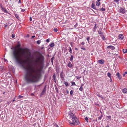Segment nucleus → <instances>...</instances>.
<instances>
[{
  "label": "nucleus",
  "instance_id": "f03ea898",
  "mask_svg": "<svg viewBox=\"0 0 127 127\" xmlns=\"http://www.w3.org/2000/svg\"><path fill=\"white\" fill-rule=\"evenodd\" d=\"M68 116L69 117V119L72 121L69 120L68 122L70 124L74 125H78L79 124L80 122L75 114L72 113H69Z\"/></svg>",
  "mask_w": 127,
  "mask_h": 127
},
{
  "label": "nucleus",
  "instance_id": "20e7f679",
  "mask_svg": "<svg viewBox=\"0 0 127 127\" xmlns=\"http://www.w3.org/2000/svg\"><path fill=\"white\" fill-rule=\"evenodd\" d=\"M0 7L1 9L3 12L5 13L9 14V12L6 10V8L2 6V4L0 5Z\"/></svg>",
  "mask_w": 127,
  "mask_h": 127
},
{
  "label": "nucleus",
  "instance_id": "f704fd0d",
  "mask_svg": "<svg viewBox=\"0 0 127 127\" xmlns=\"http://www.w3.org/2000/svg\"><path fill=\"white\" fill-rule=\"evenodd\" d=\"M102 117V115H101L98 118V119L99 120H101Z\"/></svg>",
  "mask_w": 127,
  "mask_h": 127
},
{
  "label": "nucleus",
  "instance_id": "774afa93",
  "mask_svg": "<svg viewBox=\"0 0 127 127\" xmlns=\"http://www.w3.org/2000/svg\"><path fill=\"white\" fill-rule=\"evenodd\" d=\"M5 92H4H4H3V94H5Z\"/></svg>",
  "mask_w": 127,
  "mask_h": 127
},
{
  "label": "nucleus",
  "instance_id": "de8ad7c7",
  "mask_svg": "<svg viewBox=\"0 0 127 127\" xmlns=\"http://www.w3.org/2000/svg\"><path fill=\"white\" fill-rule=\"evenodd\" d=\"M29 20L30 21H32V18L31 17H30Z\"/></svg>",
  "mask_w": 127,
  "mask_h": 127
},
{
  "label": "nucleus",
  "instance_id": "7ed1b4c3",
  "mask_svg": "<svg viewBox=\"0 0 127 127\" xmlns=\"http://www.w3.org/2000/svg\"><path fill=\"white\" fill-rule=\"evenodd\" d=\"M98 33L100 35V36L101 37V38L103 40H104L105 39L103 32H102V29L100 28L99 29Z\"/></svg>",
  "mask_w": 127,
  "mask_h": 127
},
{
  "label": "nucleus",
  "instance_id": "a18cd8bd",
  "mask_svg": "<svg viewBox=\"0 0 127 127\" xmlns=\"http://www.w3.org/2000/svg\"><path fill=\"white\" fill-rule=\"evenodd\" d=\"M89 39H90V38L89 37H88L87 38V39L88 41V42H89Z\"/></svg>",
  "mask_w": 127,
  "mask_h": 127
},
{
  "label": "nucleus",
  "instance_id": "2eb2a0df",
  "mask_svg": "<svg viewBox=\"0 0 127 127\" xmlns=\"http://www.w3.org/2000/svg\"><path fill=\"white\" fill-rule=\"evenodd\" d=\"M71 55V56L70 58V60L71 62H72L73 59V58L74 57L72 55Z\"/></svg>",
  "mask_w": 127,
  "mask_h": 127
},
{
  "label": "nucleus",
  "instance_id": "5701e85b",
  "mask_svg": "<svg viewBox=\"0 0 127 127\" xmlns=\"http://www.w3.org/2000/svg\"><path fill=\"white\" fill-rule=\"evenodd\" d=\"M123 53H126L127 52V50L125 49H123Z\"/></svg>",
  "mask_w": 127,
  "mask_h": 127
},
{
  "label": "nucleus",
  "instance_id": "c756f323",
  "mask_svg": "<svg viewBox=\"0 0 127 127\" xmlns=\"http://www.w3.org/2000/svg\"><path fill=\"white\" fill-rule=\"evenodd\" d=\"M76 78L77 79H79L81 77V76H78L76 77Z\"/></svg>",
  "mask_w": 127,
  "mask_h": 127
},
{
  "label": "nucleus",
  "instance_id": "8fccbe9b",
  "mask_svg": "<svg viewBox=\"0 0 127 127\" xmlns=\"http://www.w3.org/2000/svg\"><path fill=\"white\" fill-rule=\"evenodd\" d=\"M66 93L67 94H68L69 93V91L67 89L66 90Z\"/></svg>",
  "mask_w": 127,
  "mask_h": 127
},
{
  "label": "nucleus",
  "instance_id": "1a4fd4ad",
  "mask_svg": "<svg viewBox=\"0 0 127 127\" xmlns=\"http://www.w3.org/2000/svg\"><path fill=\"white\" fill-rule=\"evenodd\" d=\"M107 48L108 49H111L112 50H114L115 49V47L111 45L108 46Z\"/></svg>",
  "mask_w": 127,
  "mask_h": 127
},
{
  "label": "nucleus",
  "instance_id": "ddd939ff",
  "mask_svg": "<svg viewBox=\"0 0 127 127\" xmlns=\"http://www.w3.org/2000/svg\"><path fill=\"white\" fill-rule=\"evenodd\" d=\"M68 66L70 68H71L72 67V65L71 62H69L68 64Z\"/></svg>",
  "mask_w": 127,
  "mask_h": 127
},
{
  "label": "nucleus",
  "instance_id": "39448f33",
  "mask_svg": "<svg viewBox=\"0 0 127 127\" xmlns=\"http://www.w3.org/2000/svg\"><path fill=\"white\" fill-rule=\"evenodd\" d=\"M119 12L122 14H124L125 13L126 11L125 9L123 8H121L119 10Z\"/></svg>",
  "mask_w": 127,
  "mask_h": 127
},
{
  "label": "nucleus",
  "instance_id": "c03bdc74",
  "mask_svg": "<svg viewBox=\"0 0 127 127\" xmlns=\"http://www.w3.org/2000/svg\"><path fill=\"white\" fill-rule=\"evenodd\" d=\"M107 117L109 119H110L111 118V116H107Z\"/></svg>",
  "mask_w": 127,
  "mask_h": 127
},
{
  "label": "nucleus",
  "instance_id": "6e6552de",
  "mask_svg": "<svg viewBox=\"0 0 127 127\" xmlns=\"http://www.w3.org/2000/svg\"><path fill=\"white\" fill-rule=\"evenodd\" d=\"M98 62L100 64H102L104 63V60H103L101 59L98 60Z\"/></svg>",
  "mask_w": 127,
  "mask_h": 127
},
{
  "label": "nucleus",
  "instance_id": "79ce46f5",
  "mask_svg": "<svg viewBox=\"0 0 127 127\" xmlns=\"http://www.w3.org/2000/svg\"><path fill=\"white\" fill-rule=\"evenodd\" d=\"M25 11V9H22L21 10V12H24Z\"/></svg>",
  "mask_w": 127,
  "mask_h": 127
},
{
  "label": "nucleus",
  "instance_id": "4d7b16f0",
  "mask_svg": "<svg viewBox=\"0 0 127 127\" xmlns=\"http://www.w3.org/2000/svg\"><path fill=\"white\" fill-rule=\"evenodd\" d=\"M110 78V82H111L112 81V79H111V78Z\"/></svg>",
  "mask_w": 127,
  "mask_h": 127
},
{
  "label": "nucleus",
  "instance_id": "7c9ffc66",
  "mask_svg": "<svg viewBox=\"0 0 127 127\" xmlns=\"http://www.w3.org/2000/svg\"><path fill=\"white\" fill-rule=\"evenodd\" d=\"M23 96L19 95L18 96V97L19 99H20L23 98Z\"/></svg>",
  "mask_w": 127,
  "mask_h": 127
},
{
  "label": "nucleus",
  "instance_id": "f8f14e48",
  "mask_svg": "<svg viewBox=\"0 0 127 127\" xmlns=\"http://www.w3.org/2000/svg\"><path fill=\"white\" fill-rule=\"evenodd\" d=\"M46 86H45L44 88L43 89V91L41 93V95H43L45 92L46 91Z\"/></svg>",
  "mask_w": 127,
  "mask_h": 127
},
{
  "label": "nucleus",
  "instance_id": "3c124183",
  "mask_svg": "<svg viewBox=\"0 0 127 127\" xmlns=\"http://www.w3.org/2000/svg\"><path fill=\"white\" fill-rule=\"evenodd\" d=\"M18 3H21V0H19V1H18Z\"/></svg>",
  "mask_w": 127,
  "mask_h": 127
},
{
  "label": "nucleus",
  "instance_id": "bf43d9fd",
  "mask_svg": "<svg viewBox=\"0 0 127 127\" xmlns=\"http://www.w3.org/2000/svg\"><path fill=\"white\" fill-rule=\"evenodd\" d=\"M84 84H81V86H82H82H83Z\"/></svg>",
  "mask_w": 127,
  "mask_h": 127
},
{
  "label": "nucleus",
  "instance_id": "412c9836",
  "mask_svg": "<svg viewBox=\"0 0 127 127\" xmlns=\"http://www.w3.org/2000/svg\"><path fill=\"white\" fill-rule=\"evenodd\" d=\"M100 94H97L96 95L98 96V97H101V98L102 99H103V97L102 96V95H100Z\"/></svg>",
  "mask_w": 127,
  "mask_h": 127
},
{
  "label": "nucleus",
  "instance_id": "37998d69",
  "mask_svg": "<svg viewBox=\"0 0 127 127\" xmlns=\"http://www.w3.org/2000/svg\"><path fill=\"white\" fill-rule=\"evenodd\" d=\"M50 40L49 39H47L46 40V41L47 42H49Z\"/></svg>",
  "mask_w": 127,
  "mask_h": 127
},
{
  "label": "nucleus",
  "instance_id": "a878e982",
  "mask_svg": "<svg viewBox=\"0 0 127 127\" xmlns=\"http://www.w3.org/2000/svg\"><path fill=\"white\" fill-rule=\"evenodd\" d=\"M53 78L54 80L55 81V78H56V76L55 75V74H54L53 76Z\"/></svg>",
  "mask_w": 127,
  "mask_h": 127
},
{
  "label": "nucleus",
  "instance_id": "13d9d810",
  "mask_svg": "<svg viewBox=\"0 0 127 127\" xmlns=\"http://www.w3.org/2000/svg\"><path fill=\"white\" fill-rule=\"evenodd\" d=\"M8 26V25H6L5 26V27L6 28V27L7 26Z\"/></svg>",
  "mask_w": 127,
  "mask_h": 127
},
{
  "label": "nucleus",
  "instance_id": "0e129e2a",
  "mask_svg": "<svg viewBox=\"0 0 127 127\" xmlns=\"http://www.w3.org/2000/svg\"><path fill=\"white\" fill-rule=\"evenodd\" d=\"M4 60L5 61H7V60L5 59H4Z\"/></svg>",
  "mask_w": 127,
  "mask_h": 127
},
{
  "label": "nucleus",
  "instance_id": "e433bc0d",
  "mask_svg": "<svg viewBox=\"0 0 127 127\" xmlns=\"http://www.w3.org/2000/svg\"><path fill=\"white\" fill-rule=\"evenodd\" d=\"M72 84V85H76V84L74 82H73L71 83Z\"/></svg>",
  "mask_w": 127,
  "mask_h": 127
},
{
  "label": "nucleus",
  "instance_id": "58836bf2",
  "mask_svg": "<svg viewBox=\"0 0 127 127\" xmlns=\"http://www.w3.org/2000/svg\"><path fill=\"white\" fill-rule=\"evenodd\" d=\"M78 23H76L75 25H74V27L76 28L77 25Z\"/></svg>",
  "mask_w": 127,
  "mask_h": 127
},
{
  "label": "nucleus",
  "instance_id": "aec40b11",
  "mask_svg": "<svg viewBox=\"0 0 127 127\" xmlns=\"http://www.w3.org/2000/svg\"><path fill=\"white\" fill-rule=\"evenodd\" d=\"M15 15L16 18L17 19H19V15L17 14H15Z\"/></svg>",
  "mask_w": 127,
  "mask_h": 127
},
{
  "label": "nucleus",
  "instance_id": "cd10ccee",
  "mask_svg": "<svg viewBox=\"0 0 127 127\" xmlns=\"http://www.w3.org/2000/svg\"><path fill=\"white\" fill-rule=\"evenodd\" d=\"M73 92H74V91H73L72 90H71L70 91V94L71 95H72H72H73Z\"/></svg>",
  "mask_w": 127,
  "mask_h": 127
},
{
  "label": "nucleus",
  "instance_id": "b1692460",
  "mask_svg": "<svg viewBox=\"0 0 127 127\" xmlns=\"http://www.w3.org/2000/svg\"><path fill=\"white\" fill-rule=\"evenodd\" d=\"M49 45L51 47H52L54 46V43H52L50 44Z\"/></svg>",
  "mask_w": 127,
  "mask_h": 127
},
{
  "label": "nucleus",
  "instance_id": "0eeeda50",
  "mask_svg": "<svg viewBox=\"0 0 127 127\" xmlns=\"http://www.w3.org/2000/svg\"><path fill=\"white\" fill-rule=\"evenodd\" d=\"M63 73L62 72L60 74V77L62 81H64V78L63 75Z\"/></svg>",
  "mask_w": 127,
  "mask_h": 127
},
{
  "label": "nucleus",
  "instance_id": "49530a36",
  "mask_svg": "<svg viewBox=\"0 0 127 127\" xmlns=\"http://www.w3.org/2000/svg\"><path fill=\"white\" fill-rule=\"evenodd\" d=\"M85 44V43L84 42H82L81 43V44L82 45H84Z\"/></svg>",
  "mask_w": 127,
  "mask_h": 127
},
{
  "label": "nucleus",
  "instance_id": "6e6d98bb",
  "mask_svg": "<svg viewBox=\"0 0 127 127\" xmlns=\"http://www.w3.org/2000/svg\"><path fill=\"white\" fill-rule=\"evenodd\" d=\"M102 7H104L105 6V4H102Z\"/></svg>",
  "mask_w": 127,
  "mask_h": 127
},
{
  "label": "nucleus",
  "instance_id": "4468645a",
  "mask_svg": "<svg viewBox=\"0 0 127 127\" xmlns=\"http://www.w3.org/2000/svg\"><path fill=\"white\" fill-rule=\"evenodd\" d=\"M122 92L124 93H126L127 92V89L126 88L122 90Z\"/></svg>",
  "mask_w": 127,
  "mask_h": 127
},
{
  "label": "nucleus",
  "instance_id": "603ef678",
  "mask_svg": "<svg viewBox=\"0 0 127 127\" xmlns=\"http://www.w3.org/2000/svg\"><path fill=\"white\" fill-rule=\"evenodd\" d=\"M15 37L14 35L13 34L12 36V38H14Z\"/></svg>",
  "mask_w": 127,
  "mask_h": 127
},
{
  "label": "nucleus",
  "instance_id": "9b49d317",
  "mask_svg": "<svg viewBox=\"0 0 127 127\" xmlns=\"http://www.w3.org/2000/svg\"><path fill=\"white\" fill-rule=\"evenodd\" d=\"M91 7L92 8L94 9H95V10H98V9H96V7H95V4H94L93 3L92 4Z\"/></svg>",
  "mask_w": 127,
  "mask_h": 127
},
{
  "label": "nucleus",
  "instance_id": "2f4dec72",
  "mask_svg": "<svg viewBox=\"0 0 127 127\" xmlns=\"http://www.w3.org/2000/svg\"><path fill=\"white\" fill-rule=\"evenodd\" d=\"M36 42L37 44H39L40 43L41 41L40 40H38Z\"/></svg>",
  "mask_w": 127,
  "mask_h": 127
},
{
  "label": "nucleus",
  "instance_id": "c85d7f7f",
  "mask_svg": "<svg viewBox=\"0 0 127 127\" xmlns=\"http://www.w3.org/2000/svg\"><path fill=\"white\" fill-rule=\"evenodd\" d=\"M3 67L2 66H0V71H1L3 69Z\"/></svg>",
  "mask_w": 127,
  "mask_h": 127
},
{
  "label": "nucleus",
  "instance_id": "6ab92c4d",
  "mask_svg": "<svg viewBox=\"0 0 127 127\" xmlns=\"http://www.w3.org/2000/svg\"><path fill=\"white\" fill-rule=\"evenodd\" d=\"M107 76L109 78L111 77V74L110 72H108L107 73Z\"/></svg>",
  "mask_w": 127,
  "mask_h": 127
},
{
  "label": "nucleus",
  "instance_id": "dca6fc26",
  "mask_svg": "<svg viewBox=\"0 0 127 127\" xmlns=\"http://www.w3.org/2000/svg\"><path fill=\"white\" fill-rule=\"evenodd\" d=\"M96 5L97 6H99L100 4V2L96 1Z\"/></svg>",
  "mask_w": 127,
  "mask_h": 127
},
{
  "label": "nucleus",
  "instance_id": "4c0bfd02",
  "mask_svg": "<svg viewBox=\"0 0 127 127\" xmlns=\"http://www.w3.org/2000/svg\"><path fill=\"white\" fill-rule=\"evenodd\" d=\"M96 25V24H95L94 27V29L95 30H96L97 29V27Z\"/></svg>",
  "mask_w": 127,
  "mask_h": 127
},
{
  "label": "nucleus",
  "instance_id": "393cba45",
  "mask_svg": "<svg viewBox=\"0 0 127 127\" xmlns=\"http://www.w3.org/2000/svg\"><path fill=\"white\" fill-rule=\"evenodd\" d=\"M99 10L102 11H104L105 10V8H99Z\"/></svg>",
  "mask_w": 127,
  "mask_h": 127
},
{
  "label": "nucleus",
  "instance_id": "f257e3e1",
  "mask_svg": "<svg viewBox=\"0 0 127 127\" xmlns=\"http://www.w3.org/2000/svg\"><path fill=\"white\" fill-rule=\"evenodd\" d=\"M20 46V44L18 42L17 46L14 47L13 51V56L16 62L20 64L26 71L24 76L26 82L28 84L36 82L39 80L41 75L43 67H41V66L43 65L44 57L40 54L37 56L34 61L35 64L38 65L41 69H37L35 70L30 66L27 67L24 64L27 63L25 59L29 60V58L28 56H30L31 53L29 49L26 48H20V49L21 51L18 52L17 48H19Z\"/></svg>",
  "mask_w": 127,
  "mask_h": 127
},
{
  "label": "nucleus",
  "instance_id": "473e14b6",
  "mask_svg": "<svg viewBox=\"0 0 127 127\" xmlns=\"http://www.w3.org/2000/svg\"><path fill=\"white\" fill-rule=\"evenodd\" d=\"M69 48L70 49V50H69V51L70 53L71 54L72 53V50L71 48L70 47H69Z\"/></svg>",
  "mask_w": 127,
  "mask_h": 127
},
{
  "label": "nucleus",
  "instance_id": "f3484780",
  "mask_svg": "<svg viewBox=\"0 0 127 127\" xmlns=\"http://www.w3.org/2000/svg\"><path fill=\"white\" fill-rule=\"evenodd\" d=\"M64 83L66 87H67L68 86V84L67 82L64 81Z\"/></svg>",
  "mask_w": 127,
  "mask_h": 127
},
{
  "label": "nucleus",
  "instance_id": "338daca9",
  "mask_svg": "<svg viewBox=\"0 0 127 127\" xmlns=\"http://www.w3.org/2000/svg\"><path fill=\"white\" fill-rule=\"evenodd\" d=\"M68 52H67V53H66V55H67L68 54Z\"/></svg>",
  "mask_w": 127,
  "mask_h": 127
},
{
  "label": "nucleus",
  "instance_id": "69168bd1",
  "mask_svg": "<svg viewBox=\"0 0 127 127\" xmlns=\"http://www.w3.org/2000/svg\"><path fill=\"white\" fill-rule=\"evenodd\" d=\"M97 1L100 2L101 0H97Z\"/></svg>",
  "mask_w": 127,
  "mask_h": 127
},
{
  "label": "nucleus",
  "instance_id": "bb28decb",
  "mask_svg": "<svg viewBox=\"0 0 127 127\" xmlns=\"http://www.w3.org/2000/svg\"><path fill=\"white\" fill-rule=\"evenodd\" d=\"M53 31L55 32H57L58 31L57 29L56 28H55L53 29Z\"/></svg>",
  "mask_w": 127,
  "mask_h": 127
},
{
  "label": "nucleus",
  "instance_id": "423d86ee",
  "mask_svg": "<svg viewBox=\"0 0 127 127\" xmlns=\"http://www.w3.org/2000/svg\"><path fill=\"white\" fill-rule=\"evenodd\" d=\"M118 37L121 40H122L124 38V36L123 34H120L119 35Z\"/></svg>",
  "mask_w": 127,
  "mask_h": 127
},
{
  "label": "nucleus",
  "instance_id": "052dcab7",
  "mask_svg": "<svg viewBox=\"0 0 127 127\" xmlns=\"http://www.w3.org/2000/svg\"><path fill=\"white\" fill-rule=\"evenodd\" d=\"M15 99L14 98V99L13 100L12 102H13L15 101Z\"/></svg>",
  "mask_w": 127,
  "mask_h": 127
},
{
  "label": "nucleus",
  "instance_id": "e2e57ef3",
  "mask_svg": "<svg viewBox=\"0 0 127 127\" xmlns=\"http://www.w3.org/2000/svg\"><path fill=\"white\" fill-rule=\"evenodd\" d=\"M106 127H109V125H108L107 126H106Z\"/></svg>",
  "mask_w": 127,
  "mask_h": 127
},
{
  "label": "nucleus",
  "instance_id": "c9c22d12",
  "mask_svg": "<svg viewBox=\"0 0 127 127\" xmlns=\"http://www.w3.org/2000/svg\"><path fill=\"white\" fill-rule=\"evenodd\" d=\"M54 125L55 127H59L58 126L56 123H55L54 124Z\"/></svg>",
  "mask_w": 127,
  "mask_h": 127
},
{
  "label": "nucleus",
  "instance_id": "9d476101",
  "mask_svg": "<svg viewBox=\"0 0 127 127\" xmlns=\"http://www.w3.org/2000/svg\"><path fill=\"white\" fill-rule=\"evenodd\" d=\"M116 75L117 77L119 79V80H121V79L122 78L121 76L120 75L119 73H117L116 74Z\"/></svg>",
  "mask_w": 127,
  "mask_h": 127
},
{
  "label": "nucleus",
  "instance_id": "72a5a7b5",
  "mask_svg": "<svg viewBox=\"0 0 127 127\" xmlns=\"http://www.w3.org/2000/svg\"><path fill=\"white\" fill-rule=\"evenodd\" d=\"M79 90L80 91H82L83 90L82 87V86H80V88H79Z\"/></svg>",
  "mask_w": 127,
  "mask_h": 127
},
{
  "label": "nucleus",
  "instance_id": "864d4df0",
  "mask_svg": "<svg viewBox=\"0 0 127 127\" xmlns=\"http://www.w3.org/2000/svg\"><path fill=\"white\" fill-rule=\"evenodd\" d=\"M11 102V101H9V102H8L7 103L8 104H9Z\"/></svg>",
  "mask_w": 127,
  "mask_h": 127
},
{
  "label": "nucleus",
  "instance_id": "680f3d73",
  "mask_svg": "<svg viewBox=\"0 0 127 127\" xmlns=\"http://www.w3.org/2000/svg\"><path fill=\"white\" fill-rule=\"evenodd\" d=\"M70 45L71 46H72V42L70 43Z\"/></svg>",
  "mask_w": 127,
  "mask_h": 127
},
{
  "label": "nucleus",
  "instance_id": "ea45409f",
  "mask_svg": "<svg viewBox=\"0 0 127 127\" xmlns=\"http://www.w3.org/2000/svg\"><path fill=\"white\" fill-rule=\"evenodd\" d=\"M81 49L84 50H86V49L85 48H83V47H81Z\"/></svg>",
  "mask_w": 127,
  "mask_h": 127
},
{
  "label": "nucleus",
  "instance_id": "a211bd4d",
  "mask_svg": "<svg viewBox=\"0 0 127 127\" xmlns=\"http://www.w3.org/2000/svg\"><path fill=\"white\" fill-rule=\"evenodd\" d=\"M54 57L53 56L51 58V61L52 64L53 63V60L54 59Z\"/></svg>",
  "mask_w": 127,
  "mask_h": 127
},
{
  "label": "nucleus",
  "instance_id": "5fc2aeb1",
  "mask_svg": "<svg viewBox=\"0 0 127 127\" xmlns=\"http://www.w3.org/2000/svg\"><path fill=\"white\" fill-rule=\"evenodd\" d=\"M35 37V36H34V35L33 36H32V38H33L34 37Z\"/></svg>",
  "mask_w": 127,
  "mask_h": 127
},
{
  "label": "nucleus",
  "instance_id": "4be33fe9",
  "mask_svg": "<svg viewBox=\"0 0 127 127\" xmlns=\"http://www.w3.org/2000/svg\"><path fill=\"white\" fill-rule=\"evenodd\" d=\"M120 0H114L113 2H115L117 3V4H118L119 3V1Z\"/></svg>",
  "mask_w": 127,
  "mask_h": 127
},
{
  "label": "nucleus",
  "instance_id": "a19ab883",
  "mask_svg": "<svg viewBox=\"0 0 127 127\" xmlns=\"http://www.w3.org/2000/svg\"><path fill=\"white\" fill-rule=\"evenodd\" d=\"M85 120L87 121V122H88V118L87 117H86V118H85Z\"/></svg>",
  "mask_w": 127,
  "mask_h": 127
},
{
  "label": "nucleus",
  "instance_id": "09e8293b",
  "mask_svg": "<svg viewBox=\"0 0 127 127\" xmlns=\"http://www.w3.org/2000/svg\"><path fill=\"white\" fill-rule=\"evenodd\" d=\"M127 74V72H125V73H124V74L123 75V76H124L125 74Z\"/></svg>",
  "mask_w": 127,
  "mask_h": 127
}]
</instances>
